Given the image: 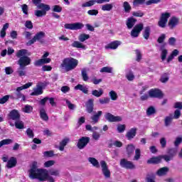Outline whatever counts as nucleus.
Listing matches in <instances>:
<instances>
[{
	"label": "nucleus",
	"instance_id": "obj_1",
	"mask_svg": "<svg viewBox=\"0 0 182 182\" xmlns=\"http://www.w3.org/2000/svg\"><path fill=\"white\" fill-rule=\"evenodd\" d=\"M29 177L31 180L38 181L55 182V178L48 173L46 169L38 168V162L33 161L29 170Z\"/></svg>",
	"mask_w": 182,
	"mask_h": 182
},
{
	"label": "nucleus",
	"instance_id": "obj_2",
	"mask_svg": "<svg viewBox=\"0 0 182 182\" xmlns=\"http://www.w3.org/2000/svg\"><path fill=\"white\" fill-rule=\"evenodd\" d=\"M32 3L37 7V9H41L35 11L34 15L37 16V18L46 16V12L50 11V6L42 3V0H32Z\"/></svg>",
	"mask_w": 182,
	"mask_h": 182
},
{
	"label": "nucleus",
	"instance_id": "obj_3",
	"mask_svg": "<svg viewBox=\"0 0 182 182\" xmlns=\"http://www.w3.org/2000/svg\"><path fill=\"white\" fill-rule=\"evenodd\" d=\"M77 65H79V60L73 57H68L63 60L60 67L65 69V72H70V70L76 69Z\"/></svg>",
	"mask_w": 182,
	"mask_h": 182
},
{
	"label": "nucleus",
	"instance_id": "obj_4",
	"mask_svg": "<svg viewBox=\"0 0 182 182\" xmlns=\"http://www.w3.org/2000/svg\"><path fill=\"white\" fill-rule=\"evenodd\" d=\"M32 86V82H27L23 86L18 87L16 89L14 95H11L10 97L13 100H21V102H26V96L23 95L21 91L25 90V89H29Z\"/></svg>",
	"mask_w": 182,
	"mask_h": 182
},
{
	"label": "nucleus",
	"instance_id": "obj_5",
	"mask_svg": "<svg viewBox=\"0 0 182 182\" xmlns=\"http://www.w3.org/2000/svg\"><path fill=\"white\" fill-rule=\"evenodd\" d=\"M45 36L46 34L43 31L38 32L31 40L28 41L27 43L28 46H31V45H33L35 42H39V43H45Z\"/></svg>",
	"mask_w": 182,
	"mask_h": 182
},
{
	"label": "nucleus",
	"instance_id": "obj_6",
	"mask_svg": "<svg viewBox=\"0 0 182 182\" xmlns=\"http://www.w3.org/2000/svg\"><path fill=\"white\" fill-rule=\"evenodd\" d=\"M48 56H49V52H46L42 55L41 59L36 60L33 63L34 66H36V67L42 66V65H46L48 63H50V62H52V59L48 58Z\"/></svg>",
	"mask_w": 182,
	"mask_h": 182
},
{
	"label": "nucleus",
	"instance_id": "obj_7",
	"mask_svg": "<svg viewBox=\"0 0 182 182\" xmlns=\"http://www.w3.org/2000/svg\"><path fill=\"white\" fill-rule=\"evenodd\" d=\"M119 166H121L122 168H126V170H136V165L134 163L126 159H122L120 160Z\"/></svg>",
	"mask_w": 182,
	"mask_h": 182
},
{
	"label": "nucleus",
	"instance_id": "obj_8",
	"mask_svg": "<svg viewBox=\"0 0 182 182\" xmlns=\"http://www.w3.org/2000/svg\"><path fill=\"white\" fill-rule=\"evenodd\" d=\"M171 16V14L168 12L162 13L159 21H158V26L160 28H166L167 22H168V18Z\"/></svg>",
	"mask_w": 182,
	"mask_h": 182
},
{
	"label": "nucleus",
	"instance_id": "obj_9",
	"mask_svg": "<svg viewBox=\"0 0 182 182\" xmlns=\"http://www.w3.org/2000/svg\"><path fill=\"white\" fill-rule=\"evenodd\" d=\"M148 93L149 97H152L153 99H163V97H164V94L160 89H151Z\"/></svg>",
	"mask_w": 182,
	"mask_h": 182
},
{
	"label": "nucleus",
	"instance_id": "obj_10",
	"mask_svg": "<svg viewBox=\"0 0 182 182\" xmlns=\"http://www.w3.org/2000/svg\"><path fill=\"white\" fill-rule=\"evenodd\" d=\"M89 143H90V137L82 136L78 139L77 147L80 150H83V148L86 147Z\"/></svg>",
	"mask_w": 182,
	"mask_h": 182
},
{
	"label": "nucleus",
	"instance_id": "obj_11",
	"mask_svg": "<svg viewBox=\"0 0 182 182\" xmlns=\"http://www.w3.org/2000/svg\"><path fill=\"white\" fill-rule=\"evenodd\" d=\"M85 27V25L82 23H65L64 28L65 29H70V31H79Z\"/></svg>",
	"mask_w": 182,
	"mask_h": 182
},
{
	"label": "nucleus",
	"instance_id": "obj_12",
	"mask_svg": "<svg viewBox=\"0 0 182 182\" xmlns=\"http://www.w3.org/2000/svg\"><path fill=\"white\" fill-rule=\"evenodd\" d=\"M31 62H32L31 58L27 55H24L18 59V65H19L21 68H26V66H29V65H31Z\"/></svg>",
	"mask_w": 182,
	"mask_h": 182
},
{
	"label": "nucleus",
	"instance_id": "obj_13",
	"mask_svg": "<svg viewBox=\"0 0 182 182\" xmlns=\"http://www.w3.org/2000/svg\"><path fill=\"white\" fill-rule=\"evenodd\" d=\"M100 166L102 168V174L105 178H110V170H109V166H107V163H106V161H101Z\"/></svg>",
	"mask_w": 182,
	"mask_h": 182
},
{
	"label": "nucleus",
	"instance_id": "obj_14",
	"mask_svg": "<svg viewBox=\"0 0 182 182\" xmlns=\"http://www.w3.org/2000/svg\"><path fill=\"white\" fill-rule=\"evenodd\" d=\"M105 118L106 120H107V122H109V123L122 122V117L114 116L110 112L105 113Z\"/></svg>",
	"mask_w": 182,
	"mask_h": 182
},
{
	"label": "nucleus",
	"instance_id": "obj_15",
	"mask_svg": "<svg viewBox=\"0 0 182 182\" xmlns=\"http://www.w3.org/2000/svg\"><path fill=\"white\" fill-rule=\"evenodd\" d=\"M9 120H14V122H18L21 120V114L18 109H12L8 114Z\"/></svg>",
	"mask_w": 182,
	"mask_h": 182
},
{
	"label": "nucleus",
	"instance_id": "obj_16",
	"mask_svg": "<svg viewBox=\"0 0 182 182\" xmlns=\"http://www.w3.org/2000/svg\"><path fill=\"white\" fill-rule=\"evenodd\" d=\"M86 111L89 114L93 113V110L95 109V100L89 99L85 103Z\"/></svg>",
	"mask_w": 182,
	"mask_h": 182
},
{
	"label": "nucleus",
	"instance_id": "obj_17",
	"mask_svg": "<svg viewBox=\"0 0 182 182\" xmlns=\"http://www.w3.org/2000/svg\"><path fill=\"white\" fill-rule=\"evenodd\" d=\"M136 134H137V128H132L127 132L125 137L127 140H133L136 137Z\"/></svg>",
	"mask_w": 182,
	"mask_h": 182
},
{
	"label": "nucleus",
	"instance_id": "obj_18",
	"mask_svg": "<svg viewBox=\"0 0 182 182\" xmlns=\"http://www.w3.org/2000/svg\"><path fill=\"white\" fill-rule=\"evenodd\" d=\"M178 25V18L176 16H172L168 23V26H169L170 29H173Z\"/></svg>",
	"mask_w": 182,
	"mask_h": 182
},
{
	"label": "nucleus",
	"instance_id": "obj_19",
	"mask_svg": "<svg viewBox=\"0 0 182 182\" xmlns=\"http://www.w3.org/2000/svg\"><path fill=\"white\" fill-rule=\"evenodd\" d=\"M135 149L136 147L134 146V145H133V144H130L127 146L126 151L128 159H130V157L133 156Z\"/></svg>",
	"mask_w": 182,
	"mask_h": 182
},
{
	"label": "nucleus",
	"instance_id": "obj_20",
	"mask_svg": "<svg viewBox=\"0 0 182 182\" xmlns=\"http://www.w3.org/2000/svg\"><path fill=\"white\" fill-rule=\"evenodd\" d=\"M18 164V161L16 158L11 156L9 160L7 161L6 167L7 168H14Z\"/></svg>",
	"mask_w": 182,
	"mask_h": 182
},
{
	"label": "nucleus",
	"instance_id": "obj_21",
	"mask_svg": "<svg viewBox=\"0 0 182 182\" xmlns=\"http://www.w3.org/2000/svg\"><path fill=\"white\" fill-rule=\"evenodd\" d=\"M147 164H160L161 163V157L159 156H154L150 158L146 161Z\"/></svg>",
	"mask_w": 182,
	"mask_h": 182
},
{
	"label": "nucleus",
	"instance_id": "obj_22",
	"mask_svg": "<svg viewBox=\"0 0 182 182\" xmlns=\"http://www.w3.org/2000/svg\"><path fill=\"white\" fill-rule=\"evenodd\" d=\"M39 113L40 117L41 119H42V120H43L44 122H48V120H49V116H48L45 107H42L41 108H40Z\"/></svg>",
	"mask_w": 182,
	"mask_h": 182
},
{
	"label": "nucleus",
	"instance_id": "obj_23",
	"mask_svg": "<svg viewBox=\"0 0 182 182\" xmlns=\"http://www.w3.org/2000/svg\"><path fill=\"white\" fill-rule=\"evenodd\" d=\"M120 41H112L109 43H108L106 46H105V49H117V48H119V46H120Z\"/></svg>",
	"mask_w": 182,
	"mask_h": 182
},
{
	"label": "nucleus",
	"instance_id": "obj_24",
	"mask_svg": "<svg viewBox=\"0 0 182 182\" xmlns=\"http://www.w3.org/2000/svg\"><path fill=\"white\" fill-rule=\"evenodd\" d=\"M150 33H151V28L148 26L144 28V31L142 32L143 38H144L146 41H149Z\"/></svg>",
	"mask_w": 182,
	"mask_h": 182
},
{
	"label": "nucleus",
	"instance_id": "obj_25",
	"mask_svg": "<svg viewBox=\"0 0 182 182\" xmlns=\"http://www.w3.org/2000/svg\"><path fill=\"white\" fill-rule=\"evenodd\" d=\"M166 48V43H164L161 46V60H166V58H167V53H168V50H167V49L164 48Z\"/></svg>",
	"mask_w": 182,
	"mask_h": 182
},
{
	"label": "nucleus",
	"instance_id": "obj_26",
	"mask_svg": "<svg viewBox=\"0 0 182 182\" xmlns=\"http://www.w3.org/2000/svg\"><path fill=\"white\" fill-rule=\"evenodd\" d=\"M43 87L41 85L37 86L36 88L34 89V91L31 93V96H39L43 93Z\"/></svg>",
	"mask_w": 182,
	"mask_h": 182
},
{
	"label": "nucleus",
	"instance_id": "obj_27",
	"mask_svg": "<svg viewBox=\"0 0 182 182\" xmlns=\"http://www.w3.org/2000/svg\"><path fill=\"white\" fill-rule=\"evenodd\" d=\"M137 22V19L131 17V18H128L127 21V26L128 28V29H132V28H133V26H134V25L136 24V23Z\"/></svg>",
	"mask_w": 182,
	"mask_h": 182
},
{
	"label": "nucleus",
	"instance_id": "obj_28",
	"mask_svg": "<svg viewBox=\"0 0 182 182\" xmlns=\"http://www.w3.org/2000/svg\"><path fill=\"white\" fill-rule=\"evenodd\" d=\"M103 114V112L98 111L97 114H95L91 117V120H92V123H98L99 119H100V117Z\"/></svg>",
	"mask_w": 182,
	"mask_h": 182
},
{
	"label": "nucleus",
	"instance_id": "obj_29",
	"mask_svg": "<svg viewBox=\"0 0 182 182\" xmlns=\"http://www.w3.org/2000/svg\"><path fill=\"white\" fill-rule=\"evenodd\" d=\"M74 89L75 90H80L81 92H82V93H85V95H87L89 93V90L87 89V87L80 84L77 85Z\"/></svg>",
	"mask_w": 182,
	"mask_h": 182
},
{
	"label": "nucleus",
	"instance_id": "obj_30",
	"mask_svg": "<svg viewBox=\"0 0 182 182\" xmlns=\"http://www.w3.org/2000/svg\"><path fill=\"white\" fill-rule=\"evenodd\" d=\"M69 138H65L60 142V146H59V151H63L65 150V146L69 143Z\"/></svg>",
	"mask_w": 182,
	"mask_h": 182
},
{
	"label": "nucleus",
	"instance_id": "obj_31",
	"mask_svg": "<svg viewBox=\"0 0 182 182\" xmlns=\"http://www.w3.org/2000/svg\"><path fill=\"white\" fill-rule=\"evenodd\" d=\"M88 161L93 166V167H96V168H99L100 165L99 164V161L94 157L88 158Z\"/></svg>",
	"mask_w": 182,
	"mask_h": 182
},
{
	"label": "nucleus",
	"instance_id": "obj_32",
	"mask_svg": "<svg viewBox=\"0 0 182 182\" xmlns=\"http://www.w3.org/2000/svg\"><path fill=\"white\" fill-rule=\"evenodd\" d=\"M71 46L73 48H77V49H86V46L83 45L80 41H74Z\"/></svg>",
	"mask_w": 182,
	"mask_h": 182
},
{
	"label": "nucleus",
	"instance_id": "obj_33",
	"mask_svg": "<svg viewBox=\"0 0 182 182\" xmlns=\"http://www.w3.org/2000/svg\"><path fill=\"white\" fill-rule=\"evenodd\" d=\"M169 170L168 167H163L157 171L156 174L158 176H166V174L168 173Z\"/></svg>",
	"mask_w": 182,
	"mask_h": 182
},
{
	"label": "nucleus",
	"instance_id": "obj_34",
	"mask_svg": "<svg viewBox=\"0 0 182 182\" xmlns=\"http://www.w3.org/2000/svg\"><path fill=\"white\" fill-rule=\"evenodd\" d=\"M95 4H97V0H90L85 3L82 4V8H89L90 6H93Z\"/></svg>",
	"mask_w": 182,
	"mask_h": 182
},
{
	"label": "nucleus",
	"instance_id": "obj_35",
	"mask_svg": "<svg viewBox=\"0 0 182 182\" xmlns=\"http://www.w3.org/2000/svg\"><path fill=\"white\" fill-rule=\"evenodd\" d=\"M16 129H18V130H22V129H25V124H23V121L19 119L18 121H16L15 123Z\"/></svg>",
	"mask_w": 182,
	"mask_h": 182
},
{
	"label": "nucleus",
	"instance_id": "obj_36",
	"mask_svg": "<svg viewBox=\"0 0 182 182\" xmlns=\"http://www.w3.org/2000/svg\"><path fill=\"white\" fill-rule=\"evenodd\" d=\"M92 95L95 97H100L103 95V89L100 88L99 90H93L92 91Z\"/></svg>",
	"mask_w": 182,
	"mask_h": 182
},
{
	"label": "nucleus",
	"instance_id": "obj_37",
	"mask_svg": "<svg viewBox=\"0 0 182 182\" xmlns=\"http://www.w3.org/2000/svg\"><path fill=\"white\" fill-rule=\"evenodd\" d=\"M26 68L25 67H21L17 70V73L20 77H22V76H26V70H25Z\"/></svg>",
	"mask_w": 182,
	"mask_h": 182
},
{
	"label": "nucleus",
	"instance_id": "obj_38",
	"mask_svg": "<svg viewBox=\"0 0 182 182\" xmlns=\"http://www.w3.org/2000/svg\"><path fill=\"white\" fill-rule=\"evenodd\" d=\"M124 11L126 14H130V11H132V6L127 1H124L123 3Z\"/></svg>",
	"mask_w": 182,
	"mask_h": 182
},
{
	"label": "nucleus",
	"instance_id": "obj_39",
	"mask_svg": "<svg viewBox=\"0 0 182 182\" xmlns=\"http://www.w3.org/2000/svg\"><path fill=\"white\" fill-rule=\"evenodd\" d=\"M102 11H110L113 9V4H106L102 6L101 7Z\"/></svg>",
	"mask_w": 182,
	"mask_h": 182
},
{
	"label": "nucleus",
	"instance_id": "obj_40",
	"mask_svg": "<svg viewBox=\"0 0 182 182\" xmlns=\"http://www.w3.org/2000/svg\"><path fill=\"white\" fill-rule=\"evenodd\" d=\"M140 157H141V151L140 149H136L133 159L134 161H139V160H140Z\"/></svg>",
	"mask_w": 182,
	"mask_h": 182
},
{
	"label": "nucleus",
	"instance_id": "obj_41",
	"mask_svg": "<svg viewBox=\"0 0 182 182\" xmlns=\"http://www.w3.org/2000/svg\"><path fill=\"white\" fill-rule=\"evenodd\" d=\"M28 53V50L26 49H21V50H19L16 54V56L17 58H22L23 56H26V55Z\"/></svg>",
	"mask_w": 182,
	"mask_h": 182
},
{
	"label": "nucleus",
	"instance_id": "obj_42",
	"mask_svg": "<svg viewBox=\"0 0 182 182\" xmlns=\"http://www.w3.org/2000/svg\"><path fill=\"white\" fill-rule=\"evenodd\" d=\"M90 36L89 34L86 33H82L78 36V40L80 42H85V41H87V39H90Z\"/></svg>",
	"mask_w": 182,
	"mask_h": 182
},
{
	"label": "nucleus",
	"instance_id": "obj_43",
	"mask_svg": "<svg viewBox=\"0 0 182 182\" xmlns=\"http://www.w3.org/2000/svg\"><path fill=\"white\" fill-rule=\"evenodd\" d=\"M144 28V25L143 24V23H141L134 26L133 29L136 32H138L139 33H140L141 31H143Z\"/></svg>",
	"mask_w": 182,
	"mask_h": 182
},
{
	"label": "nucleus",
	"instance_id": "obj_44",
	"mask_svg": "<svg viewBox=\"0 0 182 182\" xmlns=\"http://www.w3.org/2000/svg\"><path fill=\"white\" fill-rule=\"evenodd\" d=\"M170 78L168 77V73H164L160 78V82H161V83H167V82H168V80Z\"/></svg>",
	"mask_w": 182,
	"mask_h": 182
},
{
	"label": "nucleus",
	"instance_id": "obj_45",
	"mask_svg": "<svg viewBox=\"0 0 182 182\" xmlns=\"http://www.w3.org/2000/svg\"><path fill=\"white\" fill-rule=\"evenodd\" d=\"M168 156H169L170 157H171L173 159V157H174V156H176V154H177V150H176V149L174 148H171L168 149L166 151Z\"/></svg>",
	"mask_w": 182,
	"mask_h": 182
},
{
	"label": "nucleus",
	"instance_id": "obj_46",
	"mask_svg": "<svg viewBox=\"0 0 182 182\" xmlns=\"http://www.w3.org/2000/svg\"><path fill=\"white\" fill-rule=\"evenodd\" d=\"M48 173L50 176H55V177H59V176H60V171L58 169H50Z\"/></svg>",
	"mask_w": 182,
	"mask_h": 182
},
{
	"label": "nucleus",
	"instance_id": "obj_47",
	"mask_svg": "<svg viewBox=\"0 0 182 182\" xmlns=\"http://www.w3.org/2000/svg\"><path fill=\"white\" fill-rule=\"evenodd\" d=\"M33 110V107L29 105H26L24 106V108L23 109V112L24 113H32V111Z\"/></svg>",
	"mask_w": 182,
	"mask_h": 182
},
{
	"label": "nucleus",
	"instance_id": "obj_48",
	"mask_svg": "<svg viewBox=\"0 0 182 182\" xmlns=\"http://www.w3.org/2000/svg\"><path fill=\"white\" fill-rule=\"evenodd\" d=\"M154 113H156V108L153 106L148 107L146 109L147 116H151V114H154Z\"/></svg>",
	"mask_w": 182,
	"mask_h": 182
},
{
	"label": "nucleus",
	"instance_id": "obj_49",
	"mask_svg": "<svg viewBox=\"0 0 182 182\" xmlns=\"http://www.w3.org/2000/svg\"><path fill=\"white\" fill-rule=\"evenodd\" d=\"M12 141H13L12 139H6L1 140L0 141V148L2 147V146L11 144Z\"/></svg>",
	"mask_w": 182,
	"mask_h": 182
},
{
	"label": "nucleus",
	"instance_id": "obj_50",
	"mask_svg": "<svg viewBox=\"0 0 182 182\" xmlns=\"http://www.w3.org/2000/svg\"><path fill=\"white\" fill-rule=\"evenodd\" d=\"M171 122H173L172 117H170V116L166 117V118L164 119L165 126L166 127L170 126V124H171Z\"/></svg>",
	"mask_w": 182,
	"mask_h": 182
},
{
	"label": "nucleus",
	"instance_id": "obj_51",
	"mask_svg": "<svg viewBox=\"0 0 182 182\" xmlns=\"http://www.w3.org/2000/svg\"><path fill=\"white\" fill-rule=\"evenodd\" d=\"M135 53L136 56V62H140V60H141L143 58V55H141V51H140V50H135Z\"/></svg>",
	"mask_w": 182,
	"mask_h": 182
},
{
	"label": "nucleus",
	"instance_id": "obj_52",
	"mask_svg": "<svg viewBox=\"0 0 182 182\" xmlns=\"http://www.w3.org/2000/svg\"><path fill=\"white\" fill-rule=\"evenodd\" d=\"M112 68L110 67H103L100 69V72L101 73H112Z\"/></svg>",
	"mask_w": 182,
	"mask_h": 182
},
{
	"label": "nucleus",
	"instance_id": "obj_53",
	"mask_svg": "<svg viewBox=\"0 0 182 182\" xmlns=\"http://www.w3.org/2000/svg\"><path fill=\"white\" fill-rule=\"evenodd\" d=\"M100 105H107V103H110V98L104 97L99 100Z\"/></svg>",
	"mask_w": 182,
	"mask_h": 182
},
{
	"label": "nucleus",
	"instance_id": "obj_54",
	"mask_svg": "<svg viewBox=\"0 0 182 182\" xmlns=\"http://www.w3.org/2000/svg\"><path fill=\"white\" fill-rule=\"evenodd\" d=\"M55 151H53V150L51 151H46L43 152V156L44 157H53V156H55Z\"/></svg>",
	"mask_w": 182,
	"mask_h": 182
},
{
	"label": "nucleus",
	"instance_id": "obj_55",
	"mask_svg": "<svg viewBox=\"0 0 182 182\" xmlns=\"http://www.w3.org/2000/svg\"><path fill=\"white\" fill-rule=\"evenodd\" d=\"M154 178H155L154 174H151V175L148 174V175H146V182H156Z\"/></svg>",
	"mask_w": 182,
	"mask_h": 182
},
{
	"label": "nucleus",
	"instance_id": "obj_56",
	"mask_svg": "<svg viewBox=\"0 0 182 182\" xmlns=\"http://www.w3.org/2000/svg\"><path fill=\"white\" fill-rule=\"evenodd\" d=\"M26 134L29 139H33V137H35V134H33V131L31 128L27 129Z\"/></svg>",
	"mask_w": 182,
	"mask_h": 182
},
{
	"label": "nucleus",
	"instance_id": "obj_57",
	"mask_svg": "<svg viewBox=\"0 0 182 182\" xmlns=\"http://www.w3.org/2000/svg\"><path fill=\"white\" fill-rule=\"evenodd\" d=\"M88 15H90V16H96L97 15L99 14V10H96V9H92V10H89L87 11Z\"/></svg>",
	"mask_w": 182,
	"mask_h": 182
},
{
	"label": "nucleus",
	"instance_id": "obj_58",
	"mask_svg": "<svg viewBox=\"0 0 182 182\" xmlns=\"http://www.w3.org/2000/svg\"><path fill=\"white\" fill-rule=\"evenodd\" d=\"M9 95H5L0 99V105H5L9 100Z\"/></svg>",
	"mask_w": 182,
	"mask_h": 182
},
{
	"label": "nucleus",
	"instance_id": "obj_59",
	"mask_svg": "<svg viewBox=\"0 0 182 182\" xmlns=\"http://www.w3.org/2000/svg\"><path fill=\"white\" fill-rule=\"evenodd\" d=\"M54 164H55V161L53 160L47 161L44 163V167H46V168L52 167V166H53Z\"/></svg>",
	"mask_w": 182,
	"mask_h": 182
},
{
	"label": "nucleus",
	"instance_id": "obj_60",
	"mask_svg": "<svg viewBox=\"0 0 182 182\" xmlns=\"http://www.w3.org/2000/svg\"><path fill=\"white\" fill-rule=\"evenodd\" d=\"M53 12H58V13L62 12V6L59 5H54L53 6Z\"/></svg>",
	"mask_w": 182,
	"mask_h": 182
},
{
	"label": "nucleus",
	"instance_id": "obj_61",
	"mask_svg": "<svg viewBox=\"0 0 182 182\" xmlns=\"http://www.w3.org/2000/svg\"><path fill=\"white\" fill-rule=\"evenodd\" d=\"M109 96L112 100H117V93L114 90L109 92Z\"/></svg>",
	"mask_w": 182,
	"mask_h": 182
},
{
	"label": "nucleus",
	"instance_id": "obj_62",
	"mask_svg": "<svg viewBox=\"0 0 182 182\" xmlns=\"http://www.w3.org/2000/svg\"><path fill=\"white\" fill-rule=\"evenodd\" d=\"M166 41V34L162 33L161 36L158 38L157 42L158 43H163Z\"/></svg>",
	"mask_w": 182,
	"mask_h": 182
},
{
	"label": "nucleus",
	"instance_id": "obj_63",
	"mask_svg": "<svg viewBox=\"0 0 182 182\" xmlns=\"http://www.w3.org/2000/svg\"><path fill=\"white\" fill-rule=\"evenodd\" d=\"M21 10L24 15H28V11H29V8L26 4L21 5Z\"/></svg>",
	"mask_w": 182,
	"mask_h": 182
},
{
	"label": "nucleus",
	"instance_id": "obj_64",
	"mask_svg": "<svg viewBox=\"0 0 182 182\" xmlns=\"http://www.w3.org/2000/svg\"><path fill=\"white\" fill-rule=\"evenodd\" d=\"M174 109H177L178 110H182V102H176L173 105Z\"/></svg>",
	"mask_w": 182,
	"mask_h": 182
}]
</instances>
